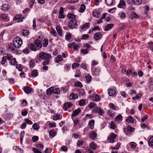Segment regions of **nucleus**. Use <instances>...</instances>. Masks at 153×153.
<instances>
[{"instance_id":"1","label":"nucleus","mask_w":153,"mask_h":153,"mask_svg":"<svg viewBox=\"0 0 153 153\" xmlns=\"http://www.w3.org/2000/svg\"><path fill=\"white\" fill-rule=\"evenodd\" d=\"M13 44L15 48H19L22 44V39L19 37L15 38L13 40Z\"/></svg>"},{"instance_id":"2","label":"nucleus","mask_w":153,"mask_h":153,"mask_svg":"<svg viewBox=\"0 0 153 153\" xmlns=\"http://www.w3.org/2000/svg\"><path fill=\"white\" fill-rule=\"evenodd\" d=\"M39 57L44 60L51 58V54L46 53L44 52H42L39 53Z\"/></svg>"},{"instance_id":"3","label":"nucleus","mask_w":153,"mask_h":153,"mask_svg":"<svg viewBox=\"0 0 153 153\" xmlns=\"http://www.w3.org/2000/svg\"><path fill=\"white\" fill-rule=\"evenodd\" d=\"M77 25L76 20L75 19H71L68 24V26L71 29L75 28Z\"/></svg>"},{"instance_id":"4","label":"nucleus","mask_w":153,"mask_h":153,"mask_svg":"<svg viewBox=\"0 0 153 153\" xmlns=\"http://www.w3.org/2000/svg\"><path fill=\"white\" fill-rule=\"evenodd\" d=\"M92 113H97L99 114L100 115L102 116L104 113L103 110L97 107H95L92 110Z\"/></svg>"},{"instance_id":"5","label":"nucleus","mask_w":153,"mask_h":153,"mask_svg":"<svg viewBox=\"0 0 153 153\" xmlns=\"http://www.w3.org/2000/svg\"><path fill=\"white\" fill-rule=\"evenodd\" d=\"M117 135L113 133H111L107 139V140L109 143H113L115 141V140Z\"/></svg>"},{"instance_id":"6","label":"nucleus","mask_w":153,"mask_h":153,"mask_svg":"<svg viewBox=\"0 0 153 153\" xmlns=\"http://www.w3.org/2000/svg\"><path fill=\"white\" fill-rule=\"evenodd\" d=\"M64 12V8L62 7H61L59 10V15L58 16V18L59 19H63L64 18L65 16L63 14Z\"/></svg>"},{"instance_id":"7","label":"nucleus","mask_w":153,"mask_h":153,"mask_svg":"<svg viewBox=\"0 0 153 153\" xmlns=\"http://www.w3.org/2000/svg\"><path fill=\"white\" fill-rule=\"evenodd\" d=\"M90 26V23L87 22L84 23L81 27V28L82 30H86L88 29Z\"/></svg>"},{"instance_id":"8","label":"nucleus","mask_w":153,"mask_h":153,"mask_svg":"<svg viewBox=\"0 0 153 153\" xmlns=\"http://www.w3.org/2000/svg\"><path fill=\"white\" fill-rule=\"evenodd\" d=\"M40 40L38 39L36 40L34 42V43L36 48H37V50H38L40 48L42 47V44L41 43Z\"/></svg>"},{"instance_id":"9","label":"nucleus","mask_w":153,"mask_h":153,"mask_svg":"<svg viewBox=\"0 0 153 153\" xmlns=\"http://www.w3.org/2000/svg\"><path fill=\"white\" fill-rule=\"evenodd\" d=\"M102 36V34L100 32L96 33L94 34V38L96 41L100 40Z\"/></svg>"},{"instance_id":"10","label":"nucleus","mask_w":153,"mask_h":153,"mask_svg":"<svg viewBox=\"0 0 153 153\" xmlns=\"http://www.w3.org/2000/svg\"><path fill=\"white\" fill-rule=\"evenodd\" d=\"M72 105L71 102H66L64 104L63 108L64 110H66L67 109L71 107Z\"/></svg>"},{"instance_id":"11","label":"nucleus","mask_w":153,"mask_h":153,"mask_svg":"<svg viewBox=\"0 0 153 153\" xmlns=\"http://www.w3.org/2000/svg\"><path fill=\"white\" fill-rule=\"evenodd\" d=\"M57 134V132L54 130L52 129L49 132V135L51 139L52 138Z\"/></svg>"},{"instance_id":"12","label":"nucleus","mask_w":153,"mask_h":153,"mask_svg":"<svg viewBox=\"0 0 153 153\" xmlns=\"http://www.w3.org/2000/svg\"><path fill=\"white\" fill-rule=\"evenodd\" d=\"M78 98V95L77 94H74V93H71L69 96V99L71 100H74Z\"/></svg>"},{"instance_id":"13","label":"nucleus","mask_w":153,"mask_h":153,"mask_svg":"<svg viewBox=\"0 0 153 153\" xmlns=\"http://www.w3.org/2000/svg\"><path fill=\"white\" fill-rule=\"evenodd\" d=\"M28 47L32 51H36L37 50L36 47L34 43H30L28 45Z\"/></svg>"},{"instance_id":"14","label":"nucleus","mask_w":153,"mask_h":153,"mask_svg":"<svg viewBox=\"0 0 153 153\" xmlns=\"http://www.w3.org/2000/svg\"><path fill=\"white\" fill-rule=\"evenodd\" d=\"M126 4L125 2L123 0H120L119 4L118 5V7L119 8H123Z\"/></svg>"},{"instance_id":"15","label":"nucleus","mask_w":153,"mask_h":153,"mask_svg":"<svg viewBox=\"0 0 153 153\" xmlns=\"http://www.w3.org/2000/svg\"><path fill=\"white\" fill-rule=\"evenodd\" d=\"M1 7L2 10L4 11H8L10 8V6L7 4H3Z\"/></svg>"},{"instance_id":"16","label":"nucleus","mask_w":153,"mask_h":153,"mask_svg":"<svg viewBox=\"0 0 153 153\" xmlns=\"http://www.w3.org/2000/svg\"><path fill=\"white\" fill-rule=\"evenodd\" d=\"M114 25L112 24H109L107 25L105 27L104 30L107 31L110 30L114 26Z\"/></svg>"},{"instance_id":"17","label":"nucleus","mask_w":153,"mask_h":153,"mask_svg":"<svg viewBox=\"0 0 153 153\" xmlns=\"http://www.w3.org/2000/svg\"><path fill=\"white\" fill-rule=\"evenodd\" d=\"M97 133L94 131H92L89 134V137L92 140H94L97 137Z\"/></svg>"},{"instance_id":"18","label":"nucleus","mask_w":153,"mask_h":153,"mask_svg":"<svg viewBox=\"0 0 153 153\" xmlns=\"http://www.w3.org/2000/svg\"><path fill=\"white\" fill-rule=\"evenodd\" d=\"M62 60L63 58L62 56L61 55H59L55 58L54 61L55 62L58 63Z\"/></svg>"},{"instance_id":"19","label":"nucleus","mask_w":153,"mask_h":153,"mask_svg":"<svg viewBox=\"0 0 153 153\" xmlns=\"http://www.w3.org/2000/svg\"><path fill=\"white\" fill-rule=\"evenodd\" d=\"M56 29L58 32L59 35L60 36L62 35V30L61 27L59 26H57L56 27Z\"/></svg>"},{"instance_id":"20","label":"nucleus","mask_w":153,"mask_h":153,"mask_svg":"<svg viewBox=\"0 0 153 153\" xmlns=\"http://www.w3.org/2000/svg\"><path fill=\"white\" fill-rule=\"evenodd\" d=\"M116 93L115 90L112 88H110L108 90V94L110 96L114 95Z\"/></svg>"},{"instance_id":"21","label":"nucleus","mask_w":153,"mask_h":153,"mask_svg":"<svg viewBox=\"0 0 153 153\" xmlns=\"http://www.w3.org/2000/svg\"><path fill=\"white\" fill-rule=\"evenodd\" d=\"M32 89L31 88L28 87H25L24 88V90L25 93L27 94H29L32 91Z\"/></svg>"},{"instance_id":"22","label":"nucleus","mask_w":153,"mask_h":153,"mask_svg":"<svg viewBox=\"0 0 153 153\" xmlns=\"http://www.w3.org/2000/svg\"><path fill=\"white\" fill-rule=\"evenodd\" d=\"M80 111L81 110L79 108L73 111L72 114V116L74 117L76 116L79 114Z\"/></svg>"},{"instance_id":"23","label":"nucleus","mask_w":153,"mask_h":153,"mask_svg":"<svg viewBox=\"0 0 153 153\" xmlns=\"http://www.w3.org/2000/svg\"><path fill=\"white\" fill-rule=\"evenodd\" d=\"M107 113L108 115L111 117H114L116 115V113L111 109H109L107 111Z\"/></svg>"},{"instance_id":"24","label":"nucleus","mask_w":153,"mask_h":153,"mask_svg":"<svg viewBox=\"0 0 153 153\" xmlns=\"http://www.w3.org/2000/svg\"><path fill=\"white\" fill-rule=\"evenodd\" d=\"M53 91V87H50L48 88L46 91V93L48 95H51Z\"/></svg>"},{"instance_id":"25","label":"nucleus","mask_w":153,"mask_h":153,"mask_svg":"<svg viewBox=\"0 0 153 153\" xmlns=\"http://www.w3.org/2000/svg\"><path fill=\"white\" fill-rule=\"evenodd\" d=\"M94 120H91L88 123V125L91 129H92L94 128Z\"/></svg>"},{"instance_id":"26","label":"nucleus","mask_w":153,"mask_h":153,"mask_svg":"<svg viewBox=\"0 0 153 153\" xmlns=\"http://www.w3.org/2000/svg\"><path fill=\"white\" fill-rule=\"evenodd\" d=\"M62 118V116L58 114H56L53 117V120H60Z\"/></svg>"},{"instance_id":"27","label":"nucleus","mask_w":153,"mask_h":153,"mask_svg":"<svg viewBox=\"0 0 153 153\" xmlns=\"http://www.w3.org/2000/svg\"><path fill=\"white\" fill-rule=\"evenodd\" d=\"M122 116L120 114L117 116L115 117V120L119 122H120L122 120Z\"/></svg>"},{"instance_id":"28","label":"nucleus","mask_w":153,"mask_h":153,"mask_svg":"<svg viewBox=\"0 0 153 153\" xmlns=\"http://www.w3.org/2000/svg\"><path fill=\"white\" fill-rule=\"evenodd\" d=\"M38 74V72L36 70H33L31 73V75L33 77H36Z\"/></svg>"},{"instance_id":"29","label":"nucleus","mask_w":153,"mask_h":153,"mask_svg":"<svg viewBox=\"0 0 153 153\" xmlns=\"http://www.w3.org/2000/svg\"><path fill=\"white\" fill-rule=\"evenodd\" d=\"M126 121L128 123H132L134 122V120L132 117L129 116L126 119Z\"/></svg>"},{"instance_id":"30","label":"nucleus","mask_w":153,"mask_h":153,"mask_svg":"<svg viewBox=\"0 0 153 153\" xmlns=\"http://www.w3.org/2000/svg\"><path fill=\"white\" fill-rule=\"evenodd\" d=\"M35 65V64L34 60H31L30 61L29 63V66L30 68H33Z\"/></svg>"},{"instance_id":"31","label":"nucleus","mask_w":153,"mask_h":153,"mask_svg":"<svg viewBox=\"0 0 153 153\" xmlns=\"http://www.w3.org/2000/svg\"><path fill=\"white\" fill-rule=\"evenodd\" d=\"M10 63L12 65H16L17 64V62L15 58L12 59L10 61Z\"/></svg>"},{"instance_id":"32","label":"nucleus","mask_w":153,"mask_h":153,"mask_svg":"<svg viewBox=\"0 0 153 153\" xmlns=\"http://www.w3.org/2000/svg\"><path fill=\"white\" fill-rule=\"evenodd\" d=\"M92 15L93 16L99 18L100 17V14L99 12H98L96 11H94L92 12Z\"/></svg>"},{"instance_id":"33","label":"nucleus","mask_w":153,"mask_h":153,"mask_svg":"<svg viewBox=\"0 0 153 153\" xmlns=\"http://www.w3.org/2000/svg\"><path fill=\"white\" fill-rule=\"evenodd\" d=\"M90 146L91 148L93 149V150H94L96 149L97 147V145L93 142H91L89 145Z\"/></svg>"},{"instance_id":"34","label":"nucleus","mask_w":153,"mask_h":153,"mask_svg":"<svg viewBox=\"0 0 153 153\" xmlns=\"http://www.w3.org/2000/svg\"><path fill=\"white\" fill-rule=\"evenodd\" d=\"M142 97V95L141 94H139L137 95L136 96L132 98V100H136Z\"/></svg>"},{"instance_id":"35","label":"nucleus","mask_w":153,"mask_h":153,"mask_svg":"<svg viewBox=\"0 0 153 153\" xmlns=\"http://www.w3.org/2000/svg\"><path fill=\"white\" fill-rule=\"evenodd\" d=\"M114 2V0H105V3L108 5H112Z\"/></svg>"},{"instance_id":"36","label":"nucleus","mask_w":153,"mask_h":153,"mask_svg":"<svg viewBox=\"0 0 153 153\" xmlns=\"http://www.w3.org/2000/svg\"><path fill=\"white\" fill-rule=\"evenodd\" d=\"M16 68L19 71H21L22 70L23 66L20 64L16 65Z\"/></svg>"},{"instance_id":"37","label":"nucleus","mask_w":153,"mask_h":153,"mask_svg":"<svg viewBox=\"0 0 153 153\" xmlns=\"http://www.w3.org/2000/svg\"><path fill=\"white\" fill-rule=\"evenodd\" d=\"M67 17L71 19H74L76 18V16L75 15L71 13H69L67 15Z\"/></svg>"},{"instance_id":"38","label":"nucleus","mask_w":153,"mask_h":153,"mask_svg":"<svg viewBox=\"0 0 153 153\" xmlns=\"http://www.w3.org/2000/svg\"><path fill=\"white\" fill-rule=\"evenodd\" d=\"M8 49L9 51H15V50L14 48L13 44V45L12 44H10L8 45Z\"/></svg>"},{"instance_id":"39","label":"nucleus","mask_w":153,"mask_h":153,"mask_svg":"<svg viewBox=\"0 0 153 153\" xmlns=\"http://www.w3.org/2000/svg\"><path fill=\"white\" fill-rule=\"evenodd\" d=\"M85 6L84 4H82L81 5L79 12L81 13H83L85 10Z\"/></svg>"},{"instance_id":"40","label":"nucleus","mask_w":153,"mask_h":153,"mask_svg":"<svg viewBox=\"0 0 153 153\" xmlns=\"http://www.w3.org/2000/svg\"><path fill=\"white\" fill-rule=\"evenodd\" d=\"M48 44V40L45 39L43 40V45L44 47H46Z\"/></svg>"},{"instance_id":"41","label":"nucleus","mask_w":153,"mask_h":153,"mask_svg":"<svg viewBox=\"0 0 153 153\" xmlns=\"http://www.w3.org/2000/svg\"><path fill=\"white\" fill-rule=\"evenodd\" d=\"M94 101L96 102L99 101L100 100L99 95L97 94L94 95Z\"/></svg>"},{"instance_id":"42","label":"nucleus","mask_w":153,"mask_h":153,"mask_svg":"<svg viewBox=\"0 0 153 153\" xmlns=\"http://www.w3.org/2000/svg\"><path fill=\"white\" fill-rule=\"evenodd\" d=\"M148 143L149 146H153V136H152L149 139Z\"/></svg>"},{"instance_id":"43","label":"nucleus","mask_w":153,"mask_h":153,"mask_svg":"<svg viewBox=\"0 0 153 153\" xmlns=\"http://www.w3.org/2000/svg\"><path fill=\"white\" fill-rule=\"evenodd\" d=\"M143 8L144 10V13L146 14L148 13V11L149 10V7L147 5L144 6Z\"/></svg>"},{"instance_id":"44","label":"nucleus","mask_w":153,"mask_h":153,"mask_svg":"<svg viewBox=\"0 0 153 153\" xmlns=\"http://www.w3.org/2000/svg\"><path fill=\"white\" fill-rule=\"evenodd\" d=\"M131 17L133 18H137L139 16L134 12H132L131 13Z\"/></svg>"},{"instance_id":"45","label":"nucleus","mask_w":153,"mask_h":153,"mask_svg":"<svg viewBox=\"0 0 153 153\" xmlns=\"http://www.w3.org/2000/svg\"><path fill=\"white\" fill-rule=\"evenodd\" d=\"M50 59H45V60L42 63V64L43 65H48L49 64L50 61L49 60Z\"/></svg>"},{"instance_id":"46","label":"nucleus","mask_w":153,"mask_h":153,"mask_svg":"<svg viewBox=\"0 0 153 153\" xmlns=\"http://www.w3.org/2000/svg\"><path fill=\"white\" fill-rule=\"evenodd\" d=\"M94 72V74L96 76H97V75H98L100 74V70L99 69L97 68L95 69Z\"/></svg>"},{"instance_id":"47","label":"nucleus","mask_w":153,"mask_h":153,"mask_svg":"<svg viewBox=\"0 0 153 153\" xmlns=\"http://www.w3.org/2000/svg\"><path fill=\"white\" fill-rule=\"evenodd\" d=\"M89 37V36L87 34H85L82 35V36L81 39H86L88 38Z\"/></svg>"},{"instance_id":"48","label":"nucleus","mask_w":153,"mask_h":153,"mask_svg":"<svg viewBox=\"0 0 153 153\" xmlns=\"http://www.w3.org/2000/svg\"><path fill=\"white\" fill-rule=\"evenodd\" d=\"M84 141L82 139H79L78 141L77 144L78 146H79L82 145Z\"/></svg>"},{"instance_id":"49","label":"nucleus","mask_w":153,"mask_h":153,"mask_svg":"<svg viewBox=\"0 0 153 153\" xmlns=\"http://www.w3.org/2000/svg\"><path fill=\"white\" fill-rule=\"evenodd\" d=\"M110 128L113 129H114L116 128V126L114 122L111 121V123Z\"/></svg>"},{"instance_id":"50","label":"nucleus","mask_w":153,"mask_h":153,"mask_svg":"<svg viewBox=\"0 0 153 153\" xmlns=\"http://www.w3.org/2000/svg\"><path fill=\"white\" fill-rule=\"evenodd\" d=\"M74 85L75 86L79 87L80 88L82 87L83 86L81 83L79 82H77L75 83Z\"/></svg>"},{"instance_id":"51","label":"nucleus","mask_w":153,"mask_h":153,"mask_svg":"<svg viewBox=\"0 0 153 153\" xmlns=\"http://www.w3.org/2000/svg\"><path fill=\"white\" fill-rule=\"evenodd\" d=\"M71 37V35L70 33H67L65 36L66 39L68 41L70 40Z\"/></svg>"},{"instance_id":"52","label":"nucleus","mask_w":153,"mask_h":153,"mask_svg":"<svg viewBox=\"0 0 153 153\" xmlns=\"http://www.w3.org/2000/svg\"><path fill=\"white\" fill-rule=\"evenodd\" d=\"M79 94L80 96H83L85 94L84 90L82 89H80L79 91Z\"/></svg>"},{"instance_id":"53","label":"nucleus","mask_w":153,"mask_h":153,"mask_svg":"<svg viewBox=\"0 0 153 153\" xmlns=\"http://www.w3.org/2000/svg\"><path fill=\"white\" fill-rule=\"evenodd\" d=\"M96 105L94 102H91L88 105V106L90 108H93L95 107Z\"/></svg>"},{"instance_id":"54","label":"nucleus","mask_w":153,"mask_h":153,"mask_svg":"<svg viewBox=\"0 0 153 153\" xmlns=\"http://www.w3.org/2000/svg\"><path fill=\"white\" fill-rule=\"evenodd\" d=\"M85 101L83 99H81L79 101V105L80 106H83L85 105Z\"/></svg>"},{"instance_id":"55","label":"nucleus","mask_w":153,"mask_h":153,"mask_svg":"<svg viewBox=\"0 0 153 153\" xmlns=\"http://www.w3.org/2000/svg\"><path fill=\"white\" fill-rule=\"evenodd\" d=\"M30 49L27 46L23 50V52L25 53H28L30 51Z\"/></svg>"},{"instance_id":"56","label":"nucleus","mask_w":153,"mask_h":153,"mask_svg":"<svg viewBox=\"0 0 153 153\" xmlns=\"http://www.w3.org/2000/svg\"><path fill=\"white\" fill-rule=\"evenodd\" d=\"M33 128L35 130H37L39 128L38 126H37L36 123L33 124L32 126Z\"/></svg>"},{"instance_id":"57","label":"nucleus","mask_w":153,"mask_h":153,"mask_svg":"<svg viewBox=\"0 0 153 153\" xmlns=\"http://www.w3.org/2000/svg\"><path fill=\"white\" fill-rule=\"evenodd\" d=\"M142 2V0H135L134 4L138 5L141 4Z\"/></svg>"},{"instance_id":"58","label":"nucleus","mask_w":153,"mask_h":153,"mask_svg":"<svg viewBox=\"0 0 153 153\" xmlns=\"http://www.w3.org/2000/svg\"><path fill=\"white\" fill-rule=\"evenodd\" d=\"M79 66V64L75 63L72 64V67L73 69H75Z\"/></svg>"},{"instance_id":"59","label":"nucleus","mask_w":153,"mask_h":153,"mask_svg":"<svg viewBox=\"0 0 153 153\" xmlns=\"http://www.w3.org/2000/svg\"><path fill=\"white\" fill-rule=\"evenodd\" d=\"M60 92V90L58 88H56L54 90L53 89V93L55 94H59Z\"/></svg>"},{"instance_id":"60","label":"nucleus","mask_w":153,"mask_h":153,"mask_svg":"<svg viewBox=\"0 0 153 153\" xmlns=\"http://www.w3.org/2000/svg\"><path fill=\"white\" fill-rule=\"evenodd\" d=\"M86 80L88 82H89L91 81V77L89 75H88L86 76Z\"/></svg>"},{"instance_id":"61","label":"nucleus","mask_w":153,"mask_h":153,"mask_svg":"<svg viewBox=\"0 0 153 153\" xmlns=\"http://www.w3.org/2000/svg\"><path fill=\"white\" fill-rule=\"evenodd\" d=\"M130 144L131 146V148L132 149L134 148L136 146V144L134 142H131L130 143Z\"/></svg>"},{"instance_id":"62","label":"nucleus","mask_w":153,"mask_h":153,"mask_svg":"<svg viewBox=\"0 0 153 153\" xmlns=\"http://www.w3.org/2000/svg\"><path fill=\"white\" fill-rule=\"evenodd\" d=\"M29 33V31L27 30H25L22 33V35L25 36L27 35Z\"/></svg>"},{"instance_id":"63","label":"nucleus","mask_w":153,"mask_h":153,"mask_svg":"<svg viewBox=\"0 0 153 153\" xmlns=\"http://www.w3.org/2000/svg\"><path fill=\"white\" fill-rule=\"evenodd\" d=\"M89 50L86 48L85 49H82L81 50V52L83 54H86L88 53Z\"/></svg>"},{"instance_id":"64","label":"nucleus","mask_w":153,"mask_h":153,"mask_svg":"<svg viewBox=\"0 0 153 153\" xmlns=\"http://www.w3.org/2000/svg\"><path fill=\"white\" fill-rule=\"evenodd\" d=\"M32 150L34 153H42V152L35 148H33Z\"/></svg>"}]
</instances>
